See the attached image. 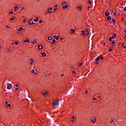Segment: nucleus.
I'll list each match as a JSON object with an SVG mask.
<instances>
[{"instance_id": "11", "label": "nucleus", "mask_w": 126, "mask_h": 126, "mask_svg": "<svg viewBox=\"0 0 126 126\" xmlns=\"http://www.w3.org/2000/svg\"><path fill=\"white\" fill-rule=\"evenodd\" d=\"M105 16H108V15H110V12H105Z\"/></svg>"}, {"instance_id": "45", "label": "nucleus", "mask_w": 126, "mask_h": 126, "mask_svg": "<svg viewBox=\"0 0 126 126\" xmlns=\"http://www.w3.org/2000/svg\"><path fill=\"white\" fill-rule=\"evenodd\" d=\"M34 25V22H32V23H31V25Z\"/></svg>"}, {"instance_id": "64", "label": "nucleus", "mask_w": 126, "mask_h": 126, "mask_svg": "<svg viewBox=\"0 0 126 126\" xmlns=\"http://www.w3.org/2000/svg\"><path fill=\"white\" fill-rule=\"evenodd\" d=\"M109 123H112V121H109Z\"/></svg>"}, {"instance_id": "55", "label": "nucleus", "mask_w": 126, "mask_h": 126, "mask_svg": "<svg viewBox=\"0 0 126 126\" xmlns=\"http://www.w3.org/2000/svg\"><path fill=\"white\" fill-rule=\"evenodd\" d=\"M63 75H64V74H61V76H63Z\"/></svg>"}, {"instance_id": "43", "label": "nucleus", "mask_w": 126, "mask_h": 126, "mask_svg": "<svg viewBox=\"0 0 126 126\" xmlns=\"http://www.w3.org/2000/svg\"><path fill=\"white\" fill-rule=\"evenodd\" d=\"M48 12H49V13L52 12V10L50 11V9H48Z\"/></svg>"}, {"instance_id": "47", "label": "nucleus", "mask_w": 126, "mask_h": 126, "mask_svg": "<svg viewBox=\"0 0 126 126\" xmlns=\"http://www.w3.org/2000/svg\"><path fill=\"white\" fill-rule=\"evenodd\" d=\"M124 10L126 11V6L124 7Z\"/></svg>"}, {"instance_id": "56", "label": "nucleus", "mask_w": 126, "mask_h": 126, "mask_svg": "<svg viewBox=\"0 0 126 126\" xmlns=\"http://www.w3.org/2000/svg\"><path fill=\"white\" fill-rule=\"evenodd\" d=\"M15 86H16V87H18V85L16 84V85H15Z\"/></svg>"}, {"instance_id": "9", "label": "nucleus", "mask_w": 126, "mask_h": 126, "mask_svg": "<svg viewBox=\"0 0 126 126\" xmlns=\"http://www.w3.org/2000/svg\"><path fill=\"white\" fill-rule=\"evenodd\" d=\"M30 61H31L30 64H33V63H34V60H33V59H31Z\"/></svg>"}, {"instance_id": "12", "label": "nucleus", "mask_w": 126, "mask_h": 126, "mask_svg": "<svg viewBox=\"0 0 126 126\" xmlns=\"http://www.w3.org/2000/svg\"><path fill=\"white\" fill-rule=\"evenodd\" d=\"M17 8H18V6H15L14 7V11H17L18 10V9H17Z\"/></svg>"}, {"instance_id": "28", "label": "nucleus", "mask_w": 126, "mask_h": 126, "mask_svg": "<svg viewBox=\"0 0 126 126\" xmlns=\"http://www.w3.org/2000/svg\"><path fill=\"white\" fill-rule=\"evenodd\" d=\"M99 59H100V60H104V57L103 56L99 57Z\"/></svg>"}, {"instance_id": "30", "label": "nucleus", "mask_w": 126, "mask_h": 126, "mask_svg": "<svg viewBox=\"0 0 126 126\" xmlns=\"http://www.w3.org/2000/svg\"><path fill=\"white\" fill-rule=\"evenodd\" d=\"M9 14H13V11H11L10 12H9Z\"/></svg>"}, {"instance_id": "29", "label": "nucleus", "mask_w": 126, "mask_h": 126, "mask_svg": "<svg viewBox=\"0 0 126 126\" xmlns=\"http://www.w3.org/2000/svg\"><path fill=\"white\" fill-rule=\"evenodd\" d=\"M15 45H16V46H17V45H18V42L15 41Z\"/></svg>"}, {"instance_id": "22", "label": "nucleus", "mask_w": 126, "mask_h": 126, "mask_svg": "<svg viewBox=\"0 0 126 126\" xmlns=\"http://www.w3.org/2000/svg\"><path fill=\"white\" fill-rule=\"evenodd\" d=\"M23 30V28L20 27L19 28V31H22Z\"/></svg>"}, {"instance_id": "16", "label": "nucleus", "mask_w": 126, "mask_h": 126, "mask_svg": "<svg viewBox=\"0 0 126 126\" xmlns=\"http://www.w3.org/2000/svg\"><path fill=\"white\" fill-rule=\"evenodd\" d=\"M48 40H53V37H52V36H50L47 38Z\"/></svg>"}, {"instance_id": "33", "label": "nucleus", "mask_w": 126, "mask_h": 126, "mask_svg": "<svg viewBox=\"0 0 126 126\" xmlns=\"http://www.w3.org/2000/svg\"><path fill=\"white\" fill-rule=\"evenodd\" d=\"M70 68H74V67L72 65H71V66H70Z\"/></svg>"}, {"instance_id": "37", "label": "nucleus", "mask_w": 126, "mask_h": 126, "mask_svg": "<svg viewBox=\"0 0 126 126\" xmlns=\"http://www.w3.org/2000/svg\"><path fill=\"white\" fill-rule=\"evenodd\" d=\"M18 89H19V87L16 88V89H15V90H16V91H17V90H18Z\"/></svg>"}, {"instance_id": "41", "label": "nucleus", "mask_w": 126, "mask_h": 126, "mask_svg": "<svg viewBox=\"0 0 126 126\" xmlns=\"http://www.w3.org/2000/svg\"><path fill=\"white\" fill-rule=\"evenodd\" d=\"M87 92H88V91H86V92L85 93L86 95H87Z\"/></svg>"}, {"instance_id": "51", "label": "nucleus", "mask_w": 126, "mask_h": 126, "mask_svg": "<svg viewBox=\"0 0 126 126\" xmlns=\"http://www.w3.org/2000/svg\"><path fill=\"white\" fill-rule=\"evenodd\" d=\"M56 37H57L56 35H54L53 38H54V39H56Z\"/></svg>"}, {"instance_id": "52", "label": "nucleus", "mask_w": 126, "mask_h": 126, "mask_svg": "<svg viewBox=\"0 0 126 126\" xmlns=\"http://www.w3.org/2000/svg\"><path fill=\"white\" fill-rule=\"evenodd\" d=\"M93 100H97V98H94Z\"/></svg>"}, {"instance_id": "57", "label": "nucleus", "mask_w": 126, "mask_h": 126, "mask_svg": "<svg viewBox=\"0 0 126 126\" xmlns=\"http://www.w3.org/2000/svg\"><path fill=\"white\" fill-rule=\"evenodd\" d=\"M10 51H11V49H9V50H8V52H10Z\"/></svg>"}, {"instance_id": "27", "label": "nucleus", "mask_w": 126, "mask_h": 126, "mask_svg": "<svg viewBox=\"0 0 126 126\" xmlns=\"http://www.w3.org/2000/svg\"><path fill=\"white\" fill-rule=\"evenodd\" d=\"M6 107H11V105L10 104H8L6 105Z\"/></svg>"}, {"instance_id": "59", "label": "nucleus", "mask_w": 126, "mask_h": 126, "mask_svg": "<svg viewBox=\"0 0 126 126\" xmlns=\"http://www.w3.org/2000/svg\"><path fill=\"white\" fill-rule=\"evenodd\" d=\"M34 73V74H37V73H38L37 72H34V73Z\"/></svg>"}, {"instance_id": "50", "label": "nucleus", "mask_w": 126, "mask_h": 126, "mask_svg": "<svg viewBox=\"0 0 126 126\" xmlns=\"http://www.w3.org/2000/svg\"><path fill=\"white\" fill-rule=\"evenodd\" d=\"M49 9L50 10H52V7H50L49 9Z\"/></svg>"}, {"instance_id": "60", "label": "nucleus", "mask_w": 126, "mask_h": 126, "mask_svg": "<svg viewBox=\"0 0 126 126\" xmlns=\"http://www.w3.org/2000/svg\"><path fill=\"white\" fill-rule=\"evenodd\" d=\"M105 12H108V10H106Z\"/></svg>"}, {"instance_id": "62", "label": "nucleus", "mask_w": 126, "mask_h": 126, "mask_svg": "<svg viewBox=\"0 0 126 126\" xmlns=\"http://www.w3.org/2000/svg\"><path fill=\"white\" fill-rule=\"evenodd\" d=\"M114 15H116V12L114 13Z\"/></svg>"}, {"instance_id": "23", "label": "nucleus", "mask_w": 126, "mask_h": 126, "mask_svg": "<svg viewBox=\"0 0 126 126\" xmlns=\"http://www.w3.org/2000/svg\"><path fill=\"white\" fill-rule=\"evenodd\" d=\"M77 8H78L79 10H81V6H77Z\"/></svg>"}, {"instance_id": "6", "label": "nucleus", "mask_w": 126, "mask_h": 126, "mask_svg": "<svg viewBox=\"0 0 126 126\" xmlns=\"http://www.w3.org/2000/svg\"><path fill=\"white\" fill-rule=\"evenodd\" d=\"M32 44H37V39H34L32 41Z\"/></svg>"}, {"instance_id": "14", "label": "nucleus", "mask_w": 126, "mask_h": 126, "mask_svg": "<svg viewBox=\"0 0 126 126\" xmlns=\"http://www.w3.org/2000/svg\"><path fill=\"white\" fill-rule=\"evenodd\" d=\"M113 37V39H115V38H116V37H117V34H116V33H113L112 35V36Z\"/></svg>"}, {"instance_id": "63", "label": "nucleus", "mask_w": 126, "mask_h": 126, "mask_svg": "<svg viewBox=\"0 0 126 126\" xmlns=\"http://www.w3.org/2000/svg\"><path fill=\"white\" fill-rule=\"evenodd\" d=\"M7 28H9V27H8V26H7Z\"/></svg>"}, {"instance_id": "3", "label": "nucleus", "mask_w": 126, "mask_h": 126, "mask_svg": "<svg viewBox=\"0 0 126 126\" xmlns=\"http://www.w3.org/2000/svg\"><path fill=\"white\" fill-rule=\"evenodd\" d=\"M63 2H64L66 5L63 6V9H65L67 8V7H68V5H67V2H66L65 1H63Z\"/></svg>"}, {"instance_id": "32", "label": "nucleus", "mask_w": 126, "mask_h": 126, "mask_svg": "<svg viewBox=\"0 0 126 126\" xmlns=\"http://www.w3.org/2000/svg\"><path fill=\"white\" fill-rule=\"evenodd\" d=\"M72 73H73V74H77V73L75 72V70L72 71Z\"/></svg>"}, {"instance_id": "15", "label": "nucleus", "mask_w": 126, "mask_h": 126, "mask_svg": "<svg viewBox=\"0 0 126 126\" xmlns=\"http://www.w3.org/2000/svg\"><path fill=\"white\" fill-rule=\"evenodd\" d=\"M107 20H112V17H111V16H108V17H107Z\"/></svg>"}, {"instance_id": "8", "label": "nucleus", "mask_w": 126, "mask_h": 126, "mask_svg": "<svg viewBox=\"0 0 126 126\" xmlns=\"http://www.w3.org/2000/svg\"><path fill=\"white\" fill-rule=\"evenodd\" d=\"M41 55L42 56V57H47V54H46V53L43 52L41 54Z\"/></svg>"}, {"instance_id": "1", "label": "nucleus", "mask_w": 126, "mask_h": 126, "mask_svg": "<svg viewBox=\"0 0 126 126\" xmlns=\"http://www.w3.org/2000/svg\"><path fill=\"white\" fill-rule=\"evenodd\" d=\"M81 32L82 33V35H83L84 36H85V35H89V32L87 29H86V31H81Z\"/></svg>"}, {"instance_id": "21", "label": "nucleus", "mask_w": 126, "mask_h": 126, "mask_svg": "<svg viewBox=\"0 0 126 126\" xmlns=\"http://www.w3.org/2000/svg\"><path fill=\"white\" fill-rule=\"evenodd\" d=\"M100 60V57H97L96 60L95 61L96 62H99V61Z\"/></svg>"}, {"instance_id": "5", "label": "nucleus", "mask_w": 126, "mask_h": 126, "mask_svg": "<svg viewBox=\"0 0 126 126\" xmlns=\"http://www.w3.org/2000/svg\"><path fill=\"white\" fill-rule=\"evenodd\" d=\"M37 48L38 50H43V45H38L37 46Z\"/></svg>"}, {"instance_id": "19", "label": "nucleus", "mask_w": 126, "mask_h": 126, "mask_svg": "<svg viewBox=\"0 0 126 126\" xmlns=\"http://www.w3.org/2000/svg\"><path fill=\"white\" fill-rule=\"evenodd\" d=\"M112 51H113V47H110L109 49V52H112Z\"/></svg>"}, {"instance_id": "24", "label": "nucleus", "mask_w": 126, "mask_h": 126, "mask_svg": "<svg viewBox=\"0 0 126 126\" xmlns=\"http://www.w3.org/2000/svg\"><path fill=\"white\" fill-rule=\"evenodd\" d=\"M71 118H72V120H71V121L73 122L74 121V119H75L74 117L72 116Z\"/></svg>"}, {"instance_id": "49", "label": "nucleus", "mask_w": 126, "mask_h": 126, "mask_svg": "<svg viewBox=\"0 0 126 126\" xmlns=\"http://www.w3.org/2000/svg\"><path fill=\"white\" fill-rule=\"evenodd\" d=\"M25 21H26V20L24 19V20H23V22H24H24H25Z\"/></svg>"}, {"instance_id": "4", "label": "nucleus", "mask_w": 126, "mask_h": 126, "mask_svg": "<svg viewBox=\"0 0 126 126\" xmlns=\"http://www.w3.org/2000/svg\"><path fill=\"white\" fill-rule=\"evenodd\" d=\"M12 87V85L11 84H8L7 85V89H11V88Z\"/></svg>"}, {"instance_id": "26", "label": "nucleus", "mask_w": 126, "mask_h": 126, "mask_svg": "<svg viewBox=\"0 0 126 126\" xmlns=\"http://www.w3.org/2000/svg\"><path fill=\"white\" fill-rule=\"evenodd\" d=\"M83 64V63H78V65H79V66H81V65H82Z\"/></svg>"}, {"instance_id": "17", "label": "nucleus", "mask_w": 126, "mask_h": 126, "mask_svg": "<svg viewBox=\"0 0 126 126\" xmlns=\"http://www.w3.org/2000/svg\"><path fill=\"white\" fill-rule=\"evenodd\" d=\"M112 39H114V37H110L109 38V42H112Z\"/></svg>"}, {"instance_id": "61", "label": "nucleus", "mask_w": 126, "mask_h": 126, "mask_svg": "<svg viewBox=\"0 0 126 126\" xmlns=\"http://www.w3.org/2000/svg\"><path fill=\"white\" fill-rule=\"evenodd\" d=\"M55 7H58V5H56L55 6Z\"/></svg>"}, {"instance_id": "10", "label": "nucleus", "mask_w": 126, "mask_h": 126, "mask_svg": "<svg viewBox=\"0 0 126 126\" xmlns=\"http://www.w3.org/2000/svg\"><path fill=\"white\" fill-rule=\"evenodd\" d=\"M70 31H71V33H75V30H73V29H71L70 30Z\"/></svg>"}, {"instance_id": "54", "label": "nucleus", "mask_w": 126, "mask_h": 126, "mask_svg": "<svg viewBox=\"0 0 126 126\" xmlns=\"http://www.w3.org/2000/svg\"><path fill=\"white\" fill-rule=\"evenodd\" d=\"M111 121H112V122H115V121H114V119H111Z\"/></svg>"}, {"instance_id": "13", "label": "nucleus", "mask_w": 126, "mask_h": 126, "mask_svg": "<svg viewBox=\"0 0 126 126\" xmlns=\"http://www.w3.org/2000/svg\"><path fill=\"white\" fill-rule=\"evenodd\" d=\"M24 42H25V43H29V44H30V42L29 41V40H28V39L25 40Z\"/></svg>"}, {"instance_id": "25", "label": "nucleus", "mask_w": 126, "mask_h": 126, "mask_svg": "<svg viewBox=\"0 0 126 126\" xmlns=\"http://www.w3.org/2000/svg\"><path fill=\"white\" fill-rule=\"evenodd\" d=\"M112 22H113V23H115V22H116V20H115V19L113 18L112 19Z\"/></svg>"}, {"instance_id": "46", "label": "nucleus", "mask_w": 126, "mask_h": 126, "mask_svg": "<svg viewBox=\"0 0 126 126\" xmlns=\"http://www.w3.org/2000/svg\"><path fill=\"white\" fill-rule=\"evenodd\" d=\"M29 24L30 25H31V22L29 21Z\"/></svg>"}, {"instance_id": "53", "label": "nucleus", "mask_w": 126, "mask_h": 126, "mask_svg": "<svg viewBox=\"0 0 126 126\" xmlns=\"http://www.w3.org/2000/svg\"><path fill=\"white\" fill-rule=\"evenodd\" d=\"M21 9H25V8H24V7H23Z\"/></svg>"}, {"instance_id": "7", "label": "nucleus", "mask_w": 126, "mask_h": 126, "mask_svg": "<svg viewBox=\"0 0 126 126\" xmlns=\"http://www.w3.org/2000/svg\"><path fill=\"white\" fill-rule=\"evenodd\" d=\"M42 94L43 96H46V95H48V92L46 91L45 92L42 93Z\"/></svg>"}, {"instance_id": "35", "label": "nucleus", "mask_w": 126, "mask_h": 126, "mask_svg": "<svg viewBox=\"0 0 126 126\" xmlns=\"http://www.w3.org/2000/svg\"><path fill=\"white\" fill-rule=\"evenodd\" d=\"M55 39L56 40H59V35H57V37Z\"/></svg>"}, {"instance_id": "39", "label": "nucleus", "mask_w": 126, "mask_h": 126, "mask_svg": "<svg viewBox=\"0 0 126 126\" xmlns=\"http://www.w3.org/2000/svg\"><path fill=\"white\" fill-rule=\"evenodd\" d=\"M92 122L93 123V124H95V121H94V120H92Z\"/></svg>"}, {"instance_id": "38", "label": "nucleus", "mask_w": 126, "mask_h": 126, "mask_svg": "<svg viewBox=\"0 0 126 126\" xmlns=\"http://www.w3.org/2000/svg\"><path fill=\"white\" fill-rule=\"evenodd\" d=\"M88 2L89 3H90L91 4V3H92V2L91 1H90V0H88Z\"/></svg>"}, {"instance_id": "20", "label": "nucleus", "mask_w": 126, "mask_h": 126, "mask_svg": "<svg viewBox=\"0 0 126 126\" xmlns=\"http://www.w3.org/2000/svg\"><path fill=\"white\" fill-rule=\"evenodd\" d=\"M55 43H56V40L53 39V40H52V44L53 45H54V44H55Z\"/></svg>"}, {"instance_id": "42", "label": "nucleus", "mask_w": 126, "mask_h": 126, "mask_svg": "<svg viewBox=\"0 0 126 126\" xmlns=\"http://www.w3.org/2000/svg\"><path fill=\"white\" fill-rule=\"evenodd\" d=\"M57 9H58V8H55L54 9V10H55V11H56Z\"/></svg>"}, {"instance_id": "31", "label": "nucleus", "mask_w": 126, "mask_h": 126, "mask_svg": "<svg viewBox=\"0 0 126 126\" xmlns=\"http://www.w3.org/2000/svg\"><path fill=\"white\" fill-rule=\"evenodd\" d=\"M13 17V18H10V20L11 21H12V20H14V17Z\"/></svg>"}, {"instance_id": "40", "label": "nucleus", "mask_w": 126, "mask_h": 126, "mask_svg": "<svg viewBox=\"0 0 126 126\" xmlns=\"http://www.w3.org/2000/svg\"><path fill=\"white\" fill-rule=\"evenodd\" d=\"M32 73H35V70L34 69H33L32 70Z\"/></svg>"}, {"instance_id": "34", "label": "nucleus", "mask_w": 126, "mask_h": 126, "mask_svg": "<svg viewBox=\"0 0 126 126\" xmlns=\"http://www.w3.org/2000/svg\"><path fill=\"white\" fill-rule=\"evenodd\" d=\"M111 43L113 45H115V41H112Z\"/></svg>"}, {"instance_id": "36", "label": "nucleus", "mask_w": 126, "mask_h": 126, "mask_svg": "<svg viewBox=\"0 0 126 126\" xmlns=\"http://www.w3.org/2000/svg\"><path fill=\"white\" fill-rule=\"evenodd\" d=\"M62 4L63 5H64V4H65V3L64 2H63V1L62 2Z\"/></svg>"}, {"instance_id": "58", "label": "nucleus", "mask_w": 126, "mask_h": 126, "mask_svg": "<svg viewBox=\"0 0 126 126\" xmlns=\"http://www.w3.org/2000/svg\"><path fill=\"white\" fill-rule=\"evenodd\" d=\"M40 0H36V1H37L38 2H39V1H40Z\"/></svg>"}, {"instance_id": "44", "label": "nucleus", "mask_w": 126, "mask_h": 126, "mask_svg": "<svg viewBox=\"0 0 126 126\" xmlns=\"http://www.w3.org/2000/svg\"><path fill=\"white\" fill-rule=\"evenodd\" d=\"M5 105H6H6H8V102H5Z\"/></svg>"}, {"instance_id": "48", "label": "nucleus", "mask_w": 126, "mask_h": 126, "mask_svg": "<svg viewBox=\"0 0 126 126\" xmlns=\"http://www.w3.org/2000/svg\"><path fill=\"white\" fill-rule=\"evenodd\" d=\"M39 23H42V20H40V21H39Z\"/></svg>"}, {"instance_id": "18", "label": "nucleus", "mask_w": 126, "mask_h": 126, "mask_svg": "<svg viewBox=\"0 0 126 126\" xmlns=\"http://www.w3.org/2000/svg\"><path fill=\"white\" fill-rule=\"evenodd\" d=\"M39 19V18L38 17H36V19H33V21L35 22H37V21H38V20Z\"/></svg>"}, {"instance_id": "2", "label": "nucleus", "mask_w": 126, "mask_h": 126, "mask_svg": "<svg viewBox=\"0 0 126 126\" xmlns=\"http://www.w3.org/2000/svg\"><path fill=\"white\" fill-rule=\"evenodd\" d=\"M59 104L60 102L59 101V100H56L53 102V106H56L57 107H58Z\"/></svg>"}]
</instances>
